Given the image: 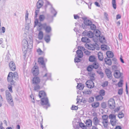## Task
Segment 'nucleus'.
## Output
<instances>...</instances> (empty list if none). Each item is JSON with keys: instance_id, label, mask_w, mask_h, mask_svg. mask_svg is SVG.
<instances>
[{"instance_id": "f257e3e1", "label": "nucleus", "mask_w": 129, "mask_h": 129, "mask_svg": "<svg viewBox=\"0 0 129 129\" xmlns=\"http://www.w3.org/2000/svg\"><path fill=\"white\" fill-rule=\"evenodd\" d=\"M28 41L27 39H24L22 41V50L24 53H26L28 49H31L33 47L32 40L30 37Z\"/></svg>"}, {"instance_id": "f03ea898", "label": "nucleus", "mask_w": 129, "mask_h": 129, "mask_svg": "<svg viewBox=\"0 0 129 129\" xmlns=\"http://www.w3.org/2000/svg\"><path fill=\"white\" fill-rule=\"evenodd\" d=\"M41 105H45L44 108L47 109L48 107L50 106L48 98L47 97L42 98L41 99Z\"/></svg>"}, {"instance_id": "7ed1b4c3", "label": "nucleus", "mask_w": 129, "mask_h": 129, "mask_svg": "<svg viewBox=\"0 0 129 129\" xmlns=\"http://www.w3.org/2000/svg\"><path fill=\"white\" fill-rule=\"evenodd\" d=\"M6 95L7 102L12 106H14L13 100L10 93L8 90L6 91Z\"/></svg>"}, {"instance_id": "20e7f679", "label": "nucleus", "mask_w": 129, "mask_h": 129, "mask_svg": "<svg viewBox=\"0 0 129 129\" xmlns=\"http://www.w3.org/2000/svg\"><path fill=\"white\" fill-rule=\"evenodd\" d=\"M115 103L114 100L113 99H110L108 101V105L109 108L113 109L114 108Z\"/></svg>"}, {"instance_id": "39448f33", "label": "nucleus", "mask_w": 129, "mask_h": 129, "mask_svg": "<svg viewBox=\"0 0 129 129\" xmlns=\"http://www.w3.org/2000/svg\"><path fill=\"white\" fill-rule=\"evenodd\" d=\"M32 72L34 76H36L38 75L39 74V70L38 67L37 66H34L32 69Z\"/></svg>"}, {"instance_id": "423d86ee", "label": "nucleus", "mask_w": 129, "mask_h": 129, "mask_svg": "<svg viewBox=\"0 0 129 129\" xmlns=\"http://www.w3.org/2000/svg\"><path fill=\"white\" fill-rule=\"evenodd\" d=\"M122 74L120 73V71L118 70H115L114 73V77L116 78H122Z\"/></svg>"}, {"instance_id": "0eeeda50", "label": "nucleus", "mask_w": 129, "mask_h": 129, "mask_svg": "<svg viewBox=\"0 0 129 129\" xmlns=\"http://www.w3.org/2000/svg\"><path fill=\"white\" fill-rule=\"evenodd\" d=\"M94 81L88 80L86 82L87 86L89 88H92L94 86Z\"/></svg>"}, {"instance_id": "6e6552de", "label": "nucleus", "mask_w": 129, "mask_h": 129, "mask_svg": "<svg viewBox=\"0 0 129 129\" xmlns=\"http://www.w3.org/2000/svg\"><path fill=\"white\" fill-rule=\"evenodd\" d=\"M105 73L108 78L110 80L113 77L112 75V72L108 69H106L105 70Z\"/></svg>"}, {"instance_id": "1a4fd4ad", "label": "nucleus", "mask_w": 129, "mask_h": 129, "mask_svg": "<svg viewBox=\"0 0 129 129\" xmlns=\"http://www.w3.org/2000/svg\"><path fill=\"white\" fill-rule=\"evenodd\" d=\"M51 73H46L45 75L43 76V78L46 81L47 80H51Z\"/></svg>"}, {"instance_id": "9d476101", "label": "nucleus", "mask_w": 129, "mask_h": 129, "mask_svg": "<svg viewBox=\"0 0 129 129\" xmlns=\"http://www.w3.org/2000/svg\"><path fill=\"white\" fill-rule=\"evenodd\" d=\"M83 34L90 38H92L93 36V33L91 31H85L83 32Z\"/></svg>"}, {"instance_id": "9b49d317", "label": "nucleus", "mask_w": 129, "mask_h": 129, "mask_svg": "<svg viewBox=\"0 0 129 129\" xmlns=\"http://www.w3.org/2000/svg\"><path fill=\"white\" fill-rule=\"evenodd\" d=\"M33 83L34 84H38L40 82V79L39 77L35 76L33 78L32 80Z\"/></svg>"}, {"instance_id": "f8f14e48", "label": "nucleus", "mask_w": 129, "mask_h": 129, "mask_svg": "<svg viewBox=\"0 0 129 129\" xmlns=\"http://www.w3.org/2000/svg\"><path fill=\"white\" fill-rule=\"evenodd\" d=\"M38 61L39 64L42 65L43 68H45V64L44 62V59L43 57L39 58L38 59Z\"/></svg>"}, {"instance_id": "ddd939ff", "label": "nucleus", "mask_w": 129, "mask_h": 129, "mask_svg": "<svg viewBox=\"0 0 129 129\" xmlns=\"http://www.w3.org/2000/svg\"><path fill=\"white\" fill-rule=\"evenodd\" d=\"M83 19L84 20V24L87 25H91L92 23L91 21L88 19H87L86 18H81Z\"/></svg>"}, {"instance_id": "4468645a", "label": "nucleus", "mask_w": 129, "mask_h": 129, "mask_svg": "<svg viewBox=\"0 0 129 129\" xmlns=\"http://www.w3.org/2000/svg\"><path fill=\"white\" fill-rule=\"evenodd\" d=\"M44 2L43 0H39L37 4V9H40L43 5Z\"/></svg>"}, {"instance_id": "2eb2a0df", "label": "nucleus", "mask_w": 129, "mask_h": 129, "mask_svg": "<svg viewBox=\"0 0 129 129\" xmlns=\"http://www.w3.org/2000/svg\"><path fill=\"white\" fill-rule=\"evenodd\" d=\"M9 66L10 69L12 71H14L15 70L16 67L14 62L12 61L10 62Z\"/></svg>"}, {"instance_id": "dca6fc26", "label": "nucleus", "mask_w": 129, "mask_h": 129, "mask_svg": "<svg viewBox=\"0 0 129 129\" xmlns=\"http://www.w3.org/2000/svg\"><path fill=\"white\" fill-rule=\"evenodd\" d=\"M88 75L89 76V80H88L94 81L95 80L94 77L95 74L93 72H90L88 73Z\"/></svg>"}, {"instance_id": "f3484780", "label": "nucleus", "mask_w": 129, "mask_h": 129, "mask_svg": "<svg viewBox=\"0 0 129 129\" xmlns=\"http://www.w3.org/2000/svg\"><path fill=\"white\" fill-rule=\"evenodd\" d=\"M46 20L49 22H52L53 20V17L49 14H47L45 17Z\"/></svg>"}, {"instance_id": "a211bd4d", "label": "nucleus", "mask_w": 129, "mask_h": 129, "mask_svg": "<svg viewBox=\"0 0 129 129\" xmlns=\"http://www.w3.org/2000/svg\"><path fill=\"white\" fill-rule=\"evenodd\" d=\"M39 97L41 99L42 98H45L46 97V94L43 91H42L39 92Z\"/></svg>"}, {"instance_id": "6ab92c4d", "label": "nucleus", "mask_w": 129, "mask_h": 129, "mask_svg": "<svg viewBox=\"0 0 129 129\" xmlns=\"http://www.w3.org/2000/svg\"><path fill=\"white\" fill-rule=\"evenodd\" d=\"M100 121H99L98 118L96 117H94L93 119V122L95 126H97L98 125H99V122Z\"/></svg>"}, {"instance_id": "aec40b11", "label": "nucleus", "mask_w": 129, "mask_h": 129, "mask_svg": "<svg viewBox=\"0 0 129 129\" xmlns=\"http://www.w3.org/2000/svg\"><path fill=\"white\" fill-rule=\"evenodd\" d=\"M95 46L94 45H93L91 44H87V47L88 49L92 50L95 49Z\"/></svg>"}, {"instance_id": "412c9836", "label": "nucleus", "mask_w": 129, "mask_h": 129, "mask_svg": "<svg viewBox=\"0 0 129 129\" xmlns=\"http://www.w3.org/2000/svg\"><path fill=\"white\" fill-rule=\"evenodd\" d=\"M78 49H80L83 50L84 51V53L86 55H89L90 54V52L88 51L85 49L84 47H78Z\"/></svg>"}, {"instance_id": "4be33fe9", "label": "nucleus", "mask_w": 129, "mask_h": 129, "mask_svg": "<svg viewBox=\"0 0 129 129\" xmlns=\"http://www.w3.org/2000/svg\"><path fill=\"white\" fill-rule=\"evenodd\" d=\"M78 57L79 58H81L83 56V53L80 50H78L76 51Z\"/></svg>"}, {"instance_id": "5701e85b", "label": "nucleus", "mask_w": 129, "mask_h": 129, "mask_svg": "<svg viewBox=\"0 0 129 129\" xmlns=\"http://www.w3.org/2000/svg\"><path fill=\"white\" fill-rule=\"evenodd\" d=\"M85 123L86 125V126L90 127L92 125V121L90 119L86 120Z\"/></svg>"}, {"instance_id": "b1692460", "label": "nucleus", "mask_w": 129, "mask_h": 129, "mask_svg": "<svg viewBox=\"0 0 129 129\" xmlns=\"http://www.w3.org/2000/svg\"><path fill=\"white\" fill-rule=\"evenodd\" d=\"M104 61L106 64L110 66L111 65L112 61L110 59L105 58L104 59Z\"/></svg>"}, {"instance_id": "393cba45", "label": "nucleus", "mask_w": 129, "mask_h": 129, "mask_svg": "<svg viewBox=\"0 0 129 129\" xmlns=\"http://www.w3.org/2000/svg\"><path fill=\"white\" fill-rule=\"evenodd\" d=\"M106 54L107 57L109 58H112L114 55L113 53L110 51H108L106 53Z\"/></svg>"}, {"instance_id": "a878e982", "label": "nucleus", "mask_w": 129, "mask_h": 129, "mask_svg": "<svg viewBox=\"0 0 129 129\" xmlns=\"http://www.w3.org/2000/svg\"><path fill=\"white\" fill-rule=\"evenodd\" d=\"M81 41L84 43H88L90 42V40L89 39L86 37H82L81 39Z\"/></svg>"}, {"instance_id": "bb28decb", "label": "nucleus", "mask_w": 129, "mask_h": 129, "mask_svg": "<svg viewBox=\"0 0 129 129\" xmlns=\"http://www.w3.org/2000/svg\"><path fill=\"white\" fill-rule=\"evenodd\" d=\"M98 56L99 60L102 61L104 58L103 53L101 52H99L98 53Z\"/></svg>"}, {"instance_id": "cd10ccee", "label": "nucleus", "mask_w": 129, "mask_h": 129, "mask_svg": "<svg viewBox=\"0 0 129 129\" xmlns=\"http://www.w3.org/2000/svg\"><path fill=\"white\" fill-rule=\"evenodd\" d=\"M78 85L77 86V87L80 90H81L83 89L84 86V85L81 83H77Z\"/></svg>"}, {"instance_id": "c85d7f7f", "label": "nucleus", "mask_w": 129, "mask_h": 129, "mask_svg": "<svg viewBox=\"0 0 129 129\" xmlns=\"http://www.w3.org/2000/svg\"><path fill=\"white\" fill-rule=\"evenodd\" d=\"M43 32L42 31H40L38 35V38L39 40H42L43 38Z\"/></svg>"}, {"instance_id": "c756f323", "label": "nucleus", "mask_w": 129, "mask_h": 129, "mask_svg": "<svg viewBox=\"0 0 129 129\" xmlns=\"http://www.w3.org/2000/svg\"><path fill=\"white\" fill-rule=\"evenodd\" d=\"M50 10L51 13L53 14L54 16H55L57 14V12L52 6H51V8H50Z\"/></svg>"}, {"instance_id": "7c9ffc66", "label": "nucleus", "mask_w": 129, "mask_h": 129, "mask_svg": "<svg viewBox=\"0 0 129 129\" xmlns=\"http://www.w3.org/2000/svg\"><path fill=\"white\" fill-rule=\"evenodd\" d=\"M89 60L91 62H93L96 61V58L94 56H90L89 58Z\"/></svg>"}, {"instance_id": "2f4dec72", "label": "nucleus", "mask_w": 129, "mask_h": 129, "mask_svg": "<svg viewBox=\"0 0 129 129\" xmlns=\"http://www.w3.org/2000/svg\"><path fill=\"white\" fill-rule=\"evenodd\" d=\"M38 26L40 27L43 28L44 29H45L46 27L47 26V24L46 23H44L41 24V23H39L38 24Z\"/></svg>"}, {"instance_id": "473e14b6", "label": "nucleus", "mask_w": 129, "mask_h": 129, "mask_svg": "<svg viewBox=\"0 0 129 129\" xmlns=\"http://www.w3.org/2000/svg\"><path fill=\"white\" fill-rule=\"evenodd\" d=\"M102 122L105 128L107 127L108 126V120H103Z\"/></svg>"}, {"instance_id": "72a5a7b5", "label": "nucleus", "mask_w": 129, "mask_h": 129, "mask_svg": "<svg viewBox=\"0 0 129 129\" xmlns=\"http://www.w3.org/2000/svg\"><path fill=\"white\" fill-rule=\"evenodd\" d=\"M99 40L100 42L102 43H104L106 42L105 38L103 36L99 37Z\"/></svg>"}, {"instance_id": "f704fd0d", "label": "nucleus", "mask_w": 129, "mask_h": 129, "mask_svg": "<svg viewBox=\"0 0 129 129\" xmlns=\"http://www.w3.org/2000/svg\"><path fill=\"white\" fill-rule=\"evenodd\" d=\"M44 40L46 42L48 43L50 41V37L49 35H46L45 37Z\"/></svg>"}, {"instance_id": "c9c22d12", "label": "nucleus", "mask_w": 129, "mask_h": 129, "mask_svg": "<svg viewBox=\"0 0 129 129\" xmlns=\"http://www.w3.org/2000/svg\"><path fill=\"white\" fill-rule=\"evenodd\" d=\"M109 118L111 119L110 120H113L116 119V116L113 114H111L109 115Z\"/></svg>"}, {"instance_id": "e433bc0d", "label": "nucleus", "mask_w": 129, "mask_h": 129, "mask_svg": "<svg viewBox=\"0 0 129 129\" xmlns=\"http://www.w3.org/2000/svg\"><path fill=\"white\" fill-rule=\"evenodd\" d=\"M95 36L97 37H100V32L98 29H97L94 31Z\"/></svg>"}, {"instance_id": "4c0bfd02", "label": "nucleus", "mask_w": 129, "mask_h": 129, "mask_svg": "<svg viewBox=\"0 0 129 129\" xmlns=\"http://www.w3.org/2000/svg\"><path fill=\"white\" fill-rule=\"evenodd\" d=\"M45 29L46 33H49L51 31V28L50 26H48L46 27Z\"/></svg>"}, {"instance_id": "58836bf2", "label": "nucleus", "mask_w": 129, "mask_h": 129, "mask_svg": "<svg viewBox=\"0 0 129 129\" xmlns=\"http://www.w3.org/2000/svg\"><path fill=\"white\" fill-rule=\"evenodd\" d=\"M117 121V120L116 119L113 120H110V123L112 126H115L116 124Z\"/></svg>"}, {"instance_id": "ea45409f", "label": "nucleus", "mask_w": 129, "mask_h": 129, "mask_svg": "<svg viewBox=\"0 0 129 129\" xmlns=\"http://www.w3.org/2000/svg\"><path fill=\"white\" fill-rule=\"evenodd\" d=\"M78 122H77L76 120H74L73 121V126L75 129L77 127V125H78Z\"/></svg>"}, {"instance_id": "a19ab883", "label": "nucleus", "mask_w": 129, "mask_h": 129, "mask_svg": "<svg viewBox=\"0 0 129 129\" xmlns=\"http://www.w3.org/2000/svg\"><path fill=\"white\" fill-rule=\"evenodd\" d=\"M99 102L94 103L91 104L92 106L94 108H95L98 107L99 106Z\"/></svg>"}, {"instance_id": "79ce46f5", "label": "nucleus", "mask_w": 129, "mask_h": 129, "mask_svg": "<svg viewBox=\"0 0 129 129\" xmlns=\"http://www.w3.org/2000/svg\"><path fill=\"white\" fill-rule=\"evenodd\" d=\"M36 84V85L34 86V90L38 91L40 89V86L38 84Z\"/></svg>"}, {"instance_id": "37998d69", "label": "nucleus", "mask_w": 129, "mask_h": 129, "mask_svg": "<svg viewBox=\"0 0 129 129\" xmlns=\"http://www.w3.org/2000/svg\"><path fill=\"white\" fill-rule=\"evenodd\" d=\"M45 18V17L43 15H40L39 16V19L40 21H43Z\"/></svg>"}, {"instance_id": "c03bdc74", "label": "nucleus", "mask_w": 129, "mask_h": 129, "mask_svg": "<svg viewBox=\"0 0 129 129\" xmlns=\"http://www.w3.org/2000/svg\"><path fill=\"white\" fill-rule=\"evenodd\" d=\"M93 67L92 65H89L87 67V70L88 72H91L92 70Z\"/></svg>"}, {"instance_id": "a18cd8bd", "label": "nucleus", "mask_w": 129, "mask_h": 129, "mask_svg": "<svg viewBox=\"0 0 129 129\" xmlns=\"http://www.w3.org/2000/svg\"><path fill=\"white\" fill-rule=\"evenodd\" d=\"M79 125L83 129H86V126L82 122L79 123Z\"/></svg>"}, {"instance_id": "49530a36", "label": "nucleus", "mask_w": 129, "mask_h": 129, "mask_svg": "<svg viewBox=\"0 0 129 129\" xmlns=\"http://www.w3.org/2000/svg\"><path fill=\"white\" fill-rule=\"evenodd\" d=\"M92 65L93 67V68H94L95 69H98L99 67V64L98 63L96 62L94 63Z\"/></svg>"}, {"instance_id": "de8ad7c7", "label": "nucleus", "mask_w": 129, "mask_h": 129, "mask_svg": "<svg viewBox=\"0 0 129 129\" xmlns=\"http://www.w3.org/2000/svg\"><path fill=\"white\" fill-rule=\"evenodd\" d=\"M96 99L98 101H101L103 99V96L99 94L96 97Z\"/></svg>"}, {"instance_id": "09e8293b", "label": "nucleus", "mask_w": 129, "mask_h": 129, "mask_svg": "<svg viewBox=\"0 0 129 129\" xmlns=\"http://www.w3.org/2000/svg\"><path fill=\"white\" fill-rule=\"evenodd\" d=\"M99 93L101 95L104 96L105 94V91L103 89H101L100 90Z\"/></svg>"}, {"instance_id": "8fccbe9b", "label": "nucleus", "mask_w": 129, "mask_h": 129, "mask_svg": "<svg viewBox=\"0 0 129 129\" xmlns=\"http://www.w3.org/2000/svg\"><path fill=\"white\" fill-rule=\"evenodd\" d=\"M112 4L113 8L115 9L116 8V0H112Z\"/></svg>"}, {"instance_id": "3c124183", "label": "nucleus", "mask_w": 129, "mask_h": 129, "mask_svg": "<svg viewBox=\"0 0 129 129\" xmlns=\"http://www.w3.org/2000/svg\"><path fill=\"white\" fill-rule=\"evenodd\" d=\"M28 15L29 14L28 12L27 13L25 14V19L26 23L27 24H29L30 23V22H27V21L28 20Z\"/></svg>"}, {"instance_id": "603ef678", "label": "nucleus", "mask_w": 129, "mask_h": 129, "mask_svg": "<svg viewBox=\"0 0 129 129\" xmlns=\"http://www.w3.org/2000/svg\"><path fill=\"white\" fill-rule=\"evenodd\" d=\"M123 80L122 79H120L119 82L118 83V85L119 87H121L122 86L123 84Z\"/></svg>"}, {"instance_id": "864d4df0", "label": "nucleus", "mask_w": 129, "mask_h": 129, "mask_svg": "<svg viewBox=\"0 0 129 129\" xmlns=\"http://www.w3.org/2000/svg\"><path fill=\"white\" fill-rule=\"evenodd\" d=\"M124 115L123 113L122 112H120L118 115V117L119 118H121L123 117Z\"/></svg>"}, {"instance_id": "5fc2aeb1", "label": "nucleus", "mask_w": 129, "mask_h": 129, "mask_svg": "<svg viewBox=\"0 0 129 129\" xmlns=\"http://www.w3.org/2000/svg\"><path fill=\"white\" fill-rule=\"evenodd\" d=\"M13 74L15 80H17L18 79V75L17 73L16 72H14Z\"/></svg>"}, {"instance_id": "6e6d98bb", "label": "nucleus", "mask_w": 129, "mask_h": 129, "mask_svg": "<svg viewBox=\"0 0 129 129\" xmlns=\"http://www.w3.org/2000/svg\"><path fill=\"white\" fill-rule=\"evenodd\" d=\"M39 9H35V18H37V15L38 14V13L39 12Z\"/></svg>"}, {"instance_id": "4d7b16f0", "label": "nucleus", "mask_w": 129, "mask_h": 129, "mask_svg": "<svg viewBox=\"0 0 129 129\" xmlns=\"http://www.w3.org/2000/svg\"><path fill=\"white\" fill-rule=\"evenodd\" d=\"M102 118L103 120H107L108 116L107 115H104L102 116Z\"/></svg>"}, {"instance_id": "13d9d810", "label": "nucleus", "mask_w": 129, "mask_h": 129, "mask_svg": "<svg viewBox=\"0 0 129 129\" xmlns=\"http://www.w3.org/2000/svg\"><path fill=\"white\" fill-rule=\"evenodd\" d=\"M90 27V29L92 30H94L96 28V26L94 24H92V23L89 25Z\"/></svg>"}, {"instance_id": "bf43d9fd", "label": "nucleus", "mask_w": 129, "mask_h": 129, "mask_svg": "<svg viewBox=\"0 0 129 129\" xmlns=\"http://www.w3.org/2000/svg\"><path fill=\"white\" fill-rule=\"evenodd\" d=\"M37 52L39 55L43 54L44 53V52L40 48L37 49Z\"/></svg>"}, {"instance_id": "052dcab7", "label": "nucleus", "mask_w": 129, "mask_h": 129, "mask_svg": "<svg viewBox=\"0 0 129 129\" xmlns=\"http://www.w3.org/2000/svg\"><path fill=\"white\" fill-rule=\"evenodd\" d=\"M14 77H11L8 76L7 80L8 82H10L12 80L14 79Z\"/></svg>"}, {"instance_id": "680f3d73", "label": "nucleus", "mask_w": 129, "mask_h": 129, "mask_svg": "<svg viewBox=\"0 0 129 129\" xmlns=\"http://www.w3.org/2000/svg\"><path fill=\"white\" fill-rule=\"evenodd\" d=\"M83 93L86 94H89L91 93V91L90 90H85L83 91Z\"/></svg>"}, {"instance_id": "e2e57ef3", "label": "nucleus", "mask_w": 129, "mask_h": 129, "mask_svg": "<svg viewBox=\"0 0 129 129\" xmlns=\"http://www.w3.org/2000/svg\"><path fill=\"white\" fill-rule=\"evenodd\" d=\"M108 84V82L107 81L104 82L102 84V86L103 87H105L107 86Z\"/></svg>"}, {"instance_id": "0e129e2a", "label": "nucleus", "mask_w": 129, "mask_h": 129, "mask_svg": "<svg viewBox=\"0 0 129 129\" xmlns=\"http://www.w3.org/2000/svg\"><path fill=\"white\" fill-rule=\"evenodd\" d=\"M118 93L119 95H122L123 93V89L122 88H120L118 90Z\"/></svg>"}, {"instance_id": "69168bd1", "label": "nucleus", "mask_w": 129, "mask_h": 129, "mask_svg": "<svg viewBox=\"0 0 129 129\" xmlns=\"http://www.w3.org/2000/svg\"><path fill=\"white\" fill-rule=\"evenodd\" d=\"M81 60L79 58L75 57L74 59V61L75 62H80Z\"/></svg>"}, {"instance_id": "338daca9", "label": "nucleus", "mask_w": 129, "mask_h": 129, "mask_svg": "<svg viewBox=\"0 0 129 129\" xmlns=\"http://www.w3.org/2000/svg\"><path fill=\"white\" fill-rule=\"evenodd\" d=\"M71 109L72 110H77L78 109V108L77 106L73 105L71 107Z\"/></svg>"}, {"instance_id": "774afa93", "label": "nucleus", "mask_w": 129, "mask_h": 129, "mask_svg": "<svg viewBox=\"0 0 129 129\" xmlns=\"http://www.w3.org/2000/svg\"><path fill=\"white\" fill-rule=\"evenodd\" d=\"M101 107L105 109L106 107V104L105 102L101 104Z\"/></svg>"}]
</instances>
